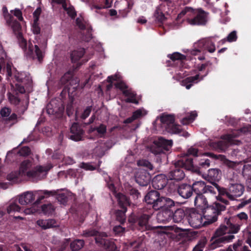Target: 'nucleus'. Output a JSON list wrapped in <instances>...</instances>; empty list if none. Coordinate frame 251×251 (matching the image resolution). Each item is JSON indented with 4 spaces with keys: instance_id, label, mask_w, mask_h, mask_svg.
Wrapping results in <instances>:
<instances>
[{
    "instance_id": "1",
    "label": "nucleus",
    "mask_w": 251,
    "mask_h": 251,
    "mask_svg": "<svg viewBox=\"0 0 251 251\" xmlns=\"http://www.w3.org/2000/svg\"><path fill=\"white\" fill-rule=\"evenodd\" d=\"M226 206L219 201L213 202L210 207L202 211L200 213L194 210H191L187 212V220L190 225L196 228H200L211 224L218 220V217L222 214V212L226 210Z\"/></svg>"
},
{
    "instance_id": "2",
    "label": "nucleus",
    "mask_w": 251,
    "mask_h": 251,
    "mask_svg": "<svg viewBox=\"0 0 251 251\" xmlns=\"http://www.w3.org/2000/svg\"><path fill=\"white\" fill-rule=\"evenodd\" d=\"M15 80V94H9L8 99L10 102L15 105L20 104L21 100L18 96V93L24 94L27 91L29 92V89L32 86V79L30 76L25 72L18 73L14 75Z\"/></svg>"
},
{
    "instance_id": "3",
    "label": "nucleus",
    "mask_w": 251,
    "mask_h": 251,
    "mask_svg": "<svg viewBox=\"0 0 251 251\" xmlns=\"http://www.w3.org/2000/svg\"><path fill=\"white\" fill-rule=\"evenodd\" d=\"M213 184L217 187L219 193L217 201L222 202L225 206L228 204V201L222 196H226L229 200H234L236 198L240 197L245 190L244 185L241 183H235L232 180H230L227 189L220 187L217 183H214Z\"/></svg>"
},
{
    "instance_id": "4",
    "label": "nucleus",
    "mask_w": 251,
    "mask_h": 251,
    "mask_svg": "<svg viewBox=\"0 0 251 251\" xmlns=\"http://www.w3.org/2000/svg\"><path fill=\"white\" fill-rule=\"evenodd\" d=\"M174 168L168 174V177L171 180L179 181L183 180L185 176L184 170H190L194 169L192 159L188 156H182L174 164Z\"/></svg>"
},
{
    "instance_id": "5",
    "label": "nucleus",
    "mask_w": 251,
    "mask_h": 251,
    "mask_svg": "<svg viewBox=\"0 0 251 251\" xmlns=\"http://www.w3.org/2000/svg\"><path fill=\"white\" fill-rule=\"evenodd\" d=\"M82 235L85 237L95 236L96 244L107 251H119L113 241L106 238L108 235L105 232H100L96 229L90 228L83 231Z\"/></svg>"
},
{
    "instance_id": "6",
    "label": "nucleus",
    "mask_w": 251,
    "mask_h": 251,
    "mask_svg": "<svg viewBox=\"0 0 251 251\" xmlns=\"http://www.w3.org/2000/svg\"><path fill=\"white\" fill-rule=\"evenodd\" d=\"M150 218L151 215L148 214L133 213L129 216L128 221L132 230L143 232L152 229V227L149 224Z\"/></svg>"
},
{
    "instance_id": "7",
    "label": "nucleus",
    "mask_w": 251,
    "mask_h": 251,
    "mask_svg": "<svg viewBox=\"0 0 251 251\" xmlns=\"http://www.w3.org/2000/svg\"><path fill=\"white\" fill-rule=\"evenodd\" d=\"M226 233H231L229 229L225 225H221L215 231L210 240V248L213 250L220 247L231 241L235 238L234 235L231 234L225 236Z\"/></svg>"
},
{
    "instance_id": "8",
    "label": "nucleus",
    "mask_w": 251,
    "mask_h": 251,
    "mask_svg": "<svg viewBox=\"0 0 251 251\" xmlns=\"http://www.w3.org/2000/svg\"><path fill=\"white\" fill-rule=\"evenodd\" d=\"M248 219V215L245 212H241L236 216L226 217L224 219L225 225L229 229L231 234H235L239 232L240 227L246 223Z\"/></svg>"
},
{
    "instance_id": "9",
    "label": "nucleus",
    "mask_w": 251,
    "mask_h": 251,
    "mask_svg": "<svg viewBox=\"0 0 251 251\" xmlns=\"http://www.w3.org/2000/svg\"><path fill=\"white\" fill-rule=\"evenodd\" d=\"M212 183V185L206 184L203 181H196L192 185L193 195L206 194V195H214L217 191V187Z\"/></svg>"
},
{
    "instance_id": "10",
    "label": "nucleus",
    "mask_w": 251,
    "mask_h": 251,
    "mask_svg": "<svg viewBox=\"0 0 251 251\" xmlns=\"http://www.w3.org/2000/svg\"><path fill=\"white\" fill-rule=\"evenodd\" d=\"M161 127L170 133H179L181 132L180 126L175 124L174 115H163L160 117Z\"/></svg>"
},
{
    "instance_id": "11",
    "label": "nucleus",
    "mask_w": 251,
    "mask_h": 251,
    "mask_svg": "<svg viewBox=\"0 0 251 251\" xmlns=\"http://www.w3.org/2000/svg\"><path fill=\"white\" fill-rule=\"evenodd\" d=\"M18 40V43L20 47L23 49L24 51H26L27 55L29 57H33L34 53H35L39 61L43 58L42 52L39 49L37 45H35V50L33 51V45L31 43L28 45V50H27V42L26 40L24 38L22 33H19L16 36Z\"/></svg>"
},
{
    "instance_id": "12",
    "label": "nucleus",
    "mask_w": 251,
    "mask_h": 251,
    "mask_svg": "<svg viewBox=\"0 0 251 251\" xmlns=\"http://www.w3.org/2000/svg\"><path fill=\"white\" fill-rule=\"evenodd\" d=\"M172 146V140H167L161 137L154 141L151 151L154 154H165L170 151Z\"/></svg>"
},
{
    "instance_id": "13",
    "label": "nucleus",
    "mask_w": 251,
    "mask_h": 251,
    "mask_svg": "<svg viewBox=\"0 0 251 251\" xmlns=\"http://www.w3.org/2000/svg\"><path fill=\"white\" fill-rule=\"evenodd\" d=\"M236 136L234 134H228L223 136L222 139L224 140H220L217 142H213L210 144V146L219 152H225L232 144L233 138Z\"/></svg>"
},
{
    "instance_id": "14",
    "label": "nucleus",
    "mask_w": 251,
    "mask_h": 251,
    "mask_svg": "<svg viewBox=\"0 0 251 251\" xmlns=\"http://www.w3.org/2000/svg\"><path fill=\"white\" fill-rule=\"evenodd\" d=\"M209 13L201 8L197 9L194 17L188 19V24L192 25H205L208 22Z\"/></svg>"
},
{
    "instance_id": "15",
    "label": "nucleus",
    "mask_w": 251,
    "mask_h": 251,
    "mask_svg": "<svg viewBox=\"0 0 251 251\" xmlns=\"http://www.w3.org/2000/svg\"><path fill=\"white\" fill-rule=\"evenodd\" d=\"M68 137L75 142L83 141L85 138V131L82 126L78 123H74L70 128Z\"/></svg>"
},
{
    "instance_id": "16",
    "label": "nucleus",
    "mask_w": 251,
    "mask_h": 251,
    "mask_svg": "<svg viewBox=\"0 0 251 251\" xmlns=\"http://www.w3.org/2000/svg\"><path fill=\"white\" fill-rule=\"evenodd\" d=\"M50 167L47 166H37L33 169L26 172V176L33 181H38L43 178Z\"/></svg>"
},
{
    "instance_id": "17",
    "label": "nucleus",
    "mask_w": 251,
    "mask_h": 251,
    "mask_svg": "<svg viewBox=\"0 0 251 251\" xmlns=\"http://www.w3.org/2000/svg\"><path fill=\"white\" fill-rule=\"evenodd\" d=\"M43 194L46 195L47 197L55 196L57 201L63 205H66L68 201L69 197L71 196L69 192L65 191L63 189H57L56 190L49 191L44 190L42 192Z\"/></svg>"
},
{
    "instance_id": "18",
    "label": "nucleus",
    "mask_w": 251,
    "mask_h": 251,
    "mask_svg": "<svg viewBox=\"0 0 251 251\" xmlns=\"http://www.w3.org/2000/svg\"><path fill=\"white\" fill-rule=\"evenodd\" d=\"M195 47L198 49L193 51V54H196L195 52H200L201 50H207L210 53H213L216 50L214 43L210 39H203L199 40L195 44Z\"/></svg>"
},
{
    "instance_id": "19",
    "label": "nucleus",
    "mask_w": 251,
    "mask_h": 251,
    "mask_svg": "<svg viewBox=\"0 0 251 251\" xmlns=\"http://www.w3.org/2000/svg\"><path fill=\"white\" fill-rule=\"evenodd\" d=\"M11 113V108L7 107L2 108L0 111L1 117L5 118L3 119L4 125L10 127H11L18 122L17 115L14 113L10 115Z\"/></svg>"
},
{
    "instance_id": "20",
    "label": "nucleus",
    "mask_w": 251,
    "mask_h": 251,
    "mask_svg": "<svg viewBox=\"0 0 251 251\" xmlns=\"http://www.w3.org/2000/svg\"><path fill=\"white\" fill-rule=\"evenodd\" d=\"M151 178V174L144 169H139L135 175L136 182L142 186H147L150 184Z\"/></svg>"
},
{
    "instance_id": "21",
    "label": "nucleus",
    "mask_w": 251,
    "mask_h": 251,
    "mask_svg": "<svg viewBox=\"0 0 251 251\" xmlns=\"http://www.w3.org/2000/svg\"><path fill=\"white\" fill-rule=\"evenodd\" d=\"M162 196L156 190L149 191L145 196L144 200L147 204L151 205L152 208L156 210L157 203L159 202Z\"/></svg>"
},
{
    "instance_id": "22",
    "label": "nucleus",
    "mask_w": 251,
    "mask_h": 251,
    "mask_svg": "<svg viewBox=\"0 0 251 251\" xmlns=\"http://www.w3.org/2000/svg\"><path fill=\"white\" fill-rule=\"evenodd\" d=\"M177 202H175L172 199L161 196L159 202L157 203L158 205L157 206L156 210L160 209L163 210H172L174 211L176 208V204Z\"/></svg>"
},
{
    "instance_id": "23",
    "label": "nucleus",
    "mask_w": 251,
    "mask_h": 251,
    "mask_svg": "<svg viewBox=\"0 0 251 251\" xmlns=\"http://www.w3.org/2000/svg\"><path fill=\"white\" fill-rule=\"evenodd\" d=\"M177 192L180 197L185 199H188L193 195L192 185L186 183L178 184Z\"/></svg>"
},
{
    "instance_id": "24",
    "label": "nucleus",
    "mask_w": 251,
    "mask_h": 251,
    "mask_svg": "<svg viewBox=\"0 0 251 251\" xmlns=\"http://www.w3.org/2000/svg\"><path fill=\"white\" fill-rule=\"evenodd\" d=\"M194 204L197 208H200L202 211H205L206 209L210 207L211 205H208L206 197L209 195L200 194L195 195Z\"/></svg>"
},
{
    "instance_id": "25",
    "label": "nucleus",
    "mask_w": 251,
    "mask_h": 251,
    "mask_svg": "<svg viewBox=\"0 0 251 251\" xmlns=\"http://www.w3.org/2000/svg\"><path fill=\"white\" fill-rule=\"evenodd\" d=\"M114 85L116 88L119 89L122 91L123 94L126 97L130 98L127 99L126 100V102H133V100L131 99L134 98L135 97L136 94L131 89H128L127 85L125 82L123 81H120L116 83Z\"/></svg>"
},
{
    "instance_id": "26",
    "label": "nucleus",
    "mask_w": 251,
    "mask_h": 251,
    "mask_svg": "<svg viewBox=\"0 0 251 251\" xmlns=\"http://www.w3.org/2000/svg\"><path fill=\"white\" fill-rule=\"evenodd\" d=\"M168 179L164 174L156 176L152 180V185L155 189H163L167 184Z\"/></svg>"
},
{
    "instance_id": "27",
    "label": "nucleus",
    "mask_w": 251,
    "mask_h": 251,
    "mask_svg": "<svg viewBox=\"0 0 251 251\" xmlns=\"http://www.w3.org/2000/svg\"><path fill=\"white\" fill-rule=\"evenodd\" d=\"M37 192L27 191L19 196V202L21 205L32 203L36 198Z\"/></svg>"
},
{
    "instance_id": "28",
    "label": "nucleus",
    "mask_w": 251,
    "mask_h": 251,
    "mask_svg": "<svg viewBox=\"0 0 251 251\" xmlns=\"http://www.w3.org/2000/svg\"><path fill=\"white\" fill-rule=\"evenodd\" d=\"M157 213L156 218L159 223L166 224L172 220L173 211L172 210L160 209Z\"/></svg>"
},
{
    "instance_id": "29",
    "label": "nucleus",
    "mask_w": 251,
    "mask_h": 251,
    "mask_svg": "<svg viewBox=\"0 0 251 251\" xmlns=\"http://www.w3.org/2000/svg\"><path fill=\"white\" fill-rule=\"evenodd\" d=\"M36 223L38 226L44 230L53 228L57 226L56 220L52 219L47 220L40 219L37 221Z\"/></svg>"
},
{
    "instance_id": "30",
    "label": "nucleus",
    "mask_w": 251,
    "mask_h": 251,
    "mask_svg": "<svg viewBox=\"0 0 251 251\" xmlns=\"http://www.w3.org/2000/svg\"><path fill=\"white\" fill-rule=\"evenodd\" d=\"M115 196L121 208L127 209V207L130 206L131 201L127 196L121 193H118Z\"/></svg>"
},
{
    "instance_id": "31",
    "label": "nucleus",
    "mask_w": 251,
    "mask_h": 251,
    "mask_svg": "<svg viewBox=\"0 0 251 251\" xmlns=\"http://www.w3.org/2000/svg\"><path fill=\"white\" fill-rule=\"evenodd\" d=\"M197 11V9H195L191 7L186 6L182 11L178 14L177 20L181 19L183 16H186L187 21L188 23V19L189 18L192 19L194 17Z\"/></svg>"
},
{
    "instance_id": "32",
    "label": "nucleus",
    "mask_w": 251,
    "mask_h": 251,
    "mask_svg": "<svg viewBox=\"0 0 251 251\" xmlns=\"http://www.w3.org/2000/svg\"><path fill=\"white\" fill-rule=\"evenodd\" d=\"M210 164V160L208 159H202L199 163L198 167H195L194 165V169L191 170L198 174H201L203 173L204 170L209 168Z\"/></svg>"
},
{
    "instance_id": "33",
    "label": "nucleus",
    "mask_w": 251,
    "mask_h": 251,
    "mask_svg": "<svg viewBox=\"0 0 251 251\" xmlns=\"http://www.w3.org/2000/svg\"><path fill=\"white\" fill-rule=\"evenodd\" d=\"M220 172V170L218 169H210L208 170L207 177L208 180L210 182V185H212V182H215L219 179Z\"/></svg>"
},
{
    "instance_id": "34",
    "label": "nucleus",
    "mask_w": 251,
    "mask_h": 251,
    "mask_svg": "<svg viewBox=\"0 0 251 251\" xmlns=\"http://www.w3.org/2000/svg\"><path fill=\"white\" fill-rule=\"evenodd\" d=\"M199 78V74H197L195 76L187 77L182 80V84L185 86L187 89H189L193 85V83L198 82Z\"/></svg>"
},
{
    "instance_id": "35",
    "label": "nucleus",
    "mask_w": 251,
    "mask_h": 251,
    "mask_svg": "<svg viewBox=\"0 0 251 251\" xmlns=\"http://www.w3.org/2000/svg\"><path fill=\"white\" fill-rule=\"evenodd\" d=\"M186 216V213L182 208H176L173 211L172 219L175 223L181 222Z\"/></svg>"
},
{
    "instance_id": "36",
    "label": "nucleus",
    "mask_w": 251,
    "mask_h": 251,
    "mask_svg": "<svg viewBox=\"0 0 251 251\" xmlns=\"http://www.w3.org/2000/svg\"><path fill=\"white\" fill-rule=\"evenodd\" d=\"M47 112L49 115H55L57 114L59 110V108L56 105L55 100H51L49 103L47 105L46 107Z\"/></svg>"
},
{
    "instance_id": "37",
    "label": "nucleus",
    "mask_w": 251,
    "mask_h": 251,
    "mask_svg": "<svg viewBox=\"0 0 251 251\" xmlns=\"http://www.w3.org/2000/svg\"><path fill=\"white\" fill-rule=\"evenodd\" d=\"M85 52L84 48H80L78 50H75L72 51L71 54V58L73 62L78 61L84 55Z\"/></svg>"
},
{
    "instance_id": "38",
    "label": "nucleus",
    "mask_w": 251,
    "mask_h": 251,
    "mask_svg": "<svg viewBox=\"0 0 251 251\" xmlns=\"http://www.w3.org/2000/svg\"><path fill=\"white\" fill-rule=\"evenodd\" d=\"M126 189L127 193L131 196L134 200H138L141 197V193L139 191L131 185H128Z\"/></svg>"
},
{
    "instance_id": "39",
    "label": "nucleus",
    "mask_w": 251,
    "mask_h": 251,
    "mask_svg": "<svg viewBox=\"0 0 251 251\" xmlns=\"http://www.w3.org/2000/svg\"><path fill=\"white\" fill-rule=\"evenodd\" d=\"M126 208H121L120 210H117L115 211L116 220L121 224L125 223L126 219Z\"/></svg>"
},
{
    "instance_id": "40",
    "label": "nucleus",
    "mask_w": 251,
    "mask_h": 251,
    "mask_svg": "<svg viewBox=\"0 0 251 251\" xmlns=\"http://www.w3.org/2000/svg\"><path fill=\"white\" fill-rule=\"evenodd\" d=\"M84 241L83 240L76 239L70 244V248L72 251H78L84 246Z\"/></svg>"
},
{
    "instance_id": "41",
    "label": "nucleus",
    "mask_w": 251,
    "mask_h": 251,
    "mask_svg": "<svg viewBox=\"0 0 251 251\" xmlns=\"http://www.w3.org/2000/svg\"><path fill=\"white\" fill-rule=\"evenodd\" d=\"M75 23L76 25L81 30H84L89 26V24L81 15L76 19Z\"/></svg>"
},
{
    "instance_id": "42",
    "label": "nucleus",
    "mask_w": 251,
    "mask_h": 251,
    "mask_svg": "<svg viewBox=\"0 0 251 251\" xmlns=\"http://www.w3.org/2000/svg\"><path fill=\"white\" fill-rule=\"evenodd\" d=\"M237 39V36L236 31L234 30L230 32L226 37V38H224L221 40L219 42V44L221 45L224 44L226 41L228 42H235Z\"/></svg>"
},
{
    "instance_id": "43",
    "label": "nucleus",
    "mask_w": 251,
    "mask_h": 251,
    "mask_svg": "<svg viewBox=\"0 0 251 251\" xmlns=\"http://www.w3.org/2000/svg\"><path fill=\"white\" fill-rule=\"evenodd\" d=\"M41 210L45 215H51L55 210L54 206L50 203L44 204L41 206Z\"/></svg>"
},
{
    "instance_id": "44",
    "label": "nucleus",
    "mask_w": 251,
    "mask_h": 251,
    "mask_svg": "<svg viewBox=\"0 0 251 251\" xmlns=\"http://www.w3.org/2000/svg\"><path fill=\"white\" fill-rule=\"evenodd\" d=\"M168 57L172 61H175L177 60L180 63L186 59V56L179 52H175L172 54H168Z\"/></svg>"
},
{
    "instance_id": "45",
    "label": "nucleus",
    "mask_w": 251,
    "mask_h": 251,
    "mask_svg": "<svg viewBox=\"0 0 251 251\" xmlns=\"http://www.w3.org/2000/svg\"><path fill=\"white\" fill-rule=\"evenodd\" d=\"M10 26H11L14 33L16 36H17V35H18L19 33H22L21 32V25L20 23L17 20H15Z\"/></svg>"
},
{
    "instance_id": "46",
    "label": "nucleus",
    "mask_w": 251,
    "mask_h": 251,
    "mask_svg": "<svg viewBox=\"0 0 251 251\" xmlns=\"http://www.w3.org/2000/svg\"><path fill=\"white\" fill-rule=\"evenodd\" d=\"M106 131V126L103 124H100L99 126H96V131L100 138H103L105 136Z\"/></svg>"
},
{
    "instance_id": "47",
    "label": "nucleus",
    "mask_w": 251,
    "mask_h": 251,
    "mask_svg": "<svg viewBox=\"0 0 251 251\" xmlns=\"http://www.w3.org/2000/svg\"><path fill=\"white\" fill-rule=\"evenodd\" d=\"M137 165L139 166L143 167L144 169L148 170H152L153 169V166L150 162L147 160H140L137 162Z\"/></svg>"
},
{
    "instance_id": "48",
    "label": "nucleus",
    "mask_w": 251,
    "mask_h": 251,
    "mask_svg": "<svg viewBox=\"0 0 251 251\" xmlns=\"http://www.w3.org/2000/svg\"><path fill=\"white\" fill-rule=\"evenodd\" d=\"M242 174L245 177L248 179L251 178V164H247L244 165Z\"/></svg>"
},
{
    "instance_id": "49",
    "label": "nucleus",
    "mask_w": 251,
    "mask_h": 251,
    "mask_svg": "<svg viewBox=\"0 0 251 251\" xmlns=\"http://www.w3.org/2000/svg\"><path fill=\"white\" fill-rule=\"evenodd\" d=\"M21 207L16 203L12 202L8 206L7 212L8 214H11L15 212H20Z\"/></svg>"
},
{
    "instance_id": "50",
    "label": "nucleus",
    "mask_w": 251,
    "mask_h": 251,
    "mask_svg": "<svg viewBox=\"0 0 251 251\" xmlns=\"http://www.w3.org/2000/svg\"><path fill=\"white\" fill-rule=\"evenodd\" d=\"M242 208H246L249 209L251 208V198L249 200H243L236 206L237 209H239Z\"/></svg>"
},
{
    "instance_id": "51",
    "label": "nucleus",
    "mask_w": 251,
    "mask_h": 251,
    "mask_svg": "<svg viewBox=\"0 0 251 251\" xmlns=\"http://www.w3.org/2000/svg\"><path fill=\"white\" fill-rule=\"evenodd\" d=\"M154 17L160 23H162L166 20V17L164 13L160 8H157L154 13Z\"/></svg>"
},
{
    "instance_id": "52",
    "label": "nucleus",
    "mask_w": 251,
    "mask_h": 251,
    "mask_svg": "<svg viewBox=\"0 0 251 251\" xmlns=\"http://www.w3.org/2000/svg\"><path fill=\"white\" fill-rule=\"evenodd\" d=\"M20 173L19 172H12L7 176V179L15 182L18 181Z\"/></svg>"
},
{
    "instance_id": "53",
    "label": "nucleus",
    "mask_w": 251,
    "mask_h": 251,
    "mask_svg": "<svg viewBox=\"0 0 251 251\" xmlns=\"http://www.w3.org/2000/svg\"><path fill=\"white\" fill-rule=\"evenodd\" d=\"M31 166V162L29 160H26L23 161L20 166V170L25 173Z\"/></svg>"
},
{
    "instance_id": "54",
    "label": "nucleus",
    "mask_w": 251,
    "mask_h": 251,
    "mask_svg": "<svg viewBox=\"0 0 251 251\" xmlns=\"http://www.w3.org/2000/svg\"><path fill=\"white\" fill-rule=\"evenodd\" d=\"M43 190H40L38 191H35V192H37V200L34 201V204L35 205L39 204L41 203V201L44 200L45 198H48L49 197H47L46 195L43 194L42 192Z\"/></svg>"
},
{
    "instance_id": "55",
    "label": "nucleus",
    "mask_w": 251,
    "mask_h": 251,
    "mask_svg": "<svg viewBox=\"0 0 251 251\" xmlns=\"http://www.w3.org/2000/svg\"><path fill=\"white\" fill-rule=\"evenodd\" d=\"M30 152L31 150L30 148L27 146H25L19 150L18 154L20 156H27L30 154Z\"/></svg>"
},
{
    "instance_id": "56",
    "label": "nucleus",
    "mask_w": 251,
    "mask_h": 251,
    "mask_svg": "<svg viewBox=\"0 0 251 251\" xmlns=\"http://www.w3.org/2000/svg\"><path fill=\"white\" fill-rule=\"evenodd\" d=\"M198 153V150L196 148L191 147L189 148L187 152V153L184 154L183 156H188L191 159H192V162H193V159L191 157V155H193L194 156H197Z\"/></svg>"
},
{
    "instance_id": "57",
    "label": "nucleus",
    "mask_w": 251,
    "mask_h": 251,
    "mask_svg": "<svg viewBox=\"0 0 251 251\" xmlns=\"http://www.w3.org/2000/svg\"><path fill=\"white\" fill-rule=\"evenodd\" d=\"M68 16L71 17L72 19H74L76 16V12L74 7L70 5L66 11Z\"/></svg>"
},
{
    "instance_id": "58",
    "label": "nucleus",
    "mask_w": 251,
    "mask_h": 251,
    "mask_svg": "<svg viewBox=\"0 0 251 251\" xmlns=\"http://www.w3.org/2000/svg\"><path fill=\"white\" fill-rule=\"evenodd\" d=\"M92 109V106H89L86 107V108L84 109L81 115L80 116V118L82 120L86 119L90 114Z\"/></svg>"
},
{
    "instance_id": "59",
    "label": "nucleus",
    "mask_w": 251,
    "mask_h": 251,
    "mask_svg": "<svg viewBox=\"0 0 251 251\" xmlns=\"http://www.w3.org/2000/svg\"><path fill=\"white\" fill-rule=\"evenodd\" d=\"M10 12L13 13L20 21H23L24 20L22 12L19 9L15 8L13 10H11Z\"/></svg>"
},
{
    "instance_id": "60",
    "label": "nucleus",
    "mask_w": 251,
    "mask_h": 251,
    "mask_svg": "<svg viewBox=\"0 0 251 251\" xmlns=\"http://www.w3.org/2000/svg\"><path fill=\"white\" fill-rule=\"evenodd\" d=\"M80 167L86 170L89 171H93L97 169V167L96 166L92 165L89 163L83 162L81 164Z\"/></svg>"
},
{
    "instance_id": "61",
    "label": "nucleus",
    "mask_w": 251,
    "mask_h": 251,
    "mask_svg": "<svg viewBox=\"0 0 251 251\" xmlns=\"http://www.w3.org/2000/svg\"><path fill=\"white\" fill-rule=\"evenodd\" d=\"M32 30L34 34H39L40 33L41 28L39 25L38 22L33 21L32 25Z\"/></svg>"
},
{
    "instance_id": "62",
    "label": "nucleus",
    "mask_w": 251,
    "mask_h": 251,
    "mask_svg": "<svg viewBox=\"0 0 251 251\" xmlns=\"http://www.w3.org/2000/svg\"><path fill=\"white\" fill-rule=\"evenodd\" d=\"M113 230L116 235L120 236L125 232V229L121 226H117L113 227Z\"/></svg>"
},
{
    "instance_id": "63",
    "label": "nucleus",
    "mask_w": 251,
    "mask_h": 251,
    "mask_svg": "<svg viewBox=\"0 0 251 251\" xmlns=\"http://www.w3.org/2000/svg\"><path fill=\"white\" fill-rule=\"evenodd\" d=\"M3 17L6 25L8 26H10L14 21L13 16L9 13L3 15Z\"/></svg>"
},
{
    "instance_id": "64",
    "label": "nucleus",
    "mask_w": 251,
    "mask_h": 251,
    "mask_svg": "<svg viewBox=\"0 0 251 251\" xmlns=\"http://www.w3.org/2000/svg\"><path fill=\"white\" fill-rule=\"evenodd\" d=\"M72 75L70 73H67L61 78L60 82L61 83L65 84L71 78Z\"/></svg>"
}]
</instances>
